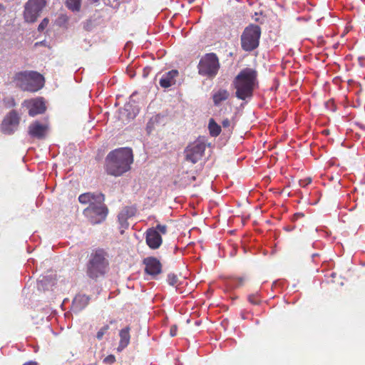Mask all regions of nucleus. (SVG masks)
<instances>
[{
  "mask_svg": "<svg viewBox=\"0 0 365 365\" xmlns=\"http://www.w3.org/2000/svg\"><path fill=\"white\" fill-rule=\"evenodd\" d=\"M23 365H38V364L36 361H30L24 364Z\"/></svg>",
  "mask_w": 365,
  "mask_h": 365,
  "instance_id": "34",
  "label": "nucleus"
},
{
  "mask_svg": "<svg viewBox=\"0 0 365 365\" xmlns=\"http://www.w3.org/2000/svg\"><path fill=\"white\" fill-rule=\"evenodd\" d=\"M179 72L176 69H173L163 74L160 79L159 84L163 88H168L176 83V78Z\"/></svg>",
  "mask_w": 365,
  "mask_h": 365,
  "instance_id": "15",
  "label": "nucleus"
},
{
  "mask_svg": "<svg viewBox=\"0 0 365 365\" xmlns=\"http://www.w3.org/2000/svg\"><path fill=\"white\" fill-rule=\"evenodd\" d=\"M89 301L90 297L84 294H78L73 300V308L76 311H81L88 304Z\"/></svg>",
  "mask_w": 365,
  "mask_h": 365,
  "instance_id": "17",
  "label": "nucleus"
},
{
  "mask_svg": "<svg viewBox=\"0 0 365 365\" xmlns=\"http://www.w3.org/2000/svg\"><path fill=\"white\" fill-rule=\"evenodd\" d=\"M167 281H168V283L170 286L175 287L177 292H181L178 287L180 284H179V279H178V277L177 275H175L174 274H169L168 275Z\"/></svg>",
  "mask_w": 365,
  "mask_h": 365,
  "instance_id": "21",
  "label": "nucleus"
},
{
  "mask_svg": "<svg viewBox=\"0 0 365 365\" xmlns=\"http://www.w3.org/2000/svg\"><path fill=\"white\" fill-rule=\"evenodd\" d=\"M220 68V63L217 56L215 53H209L204 55L197 65L198 73L207 78H214Z\"/></svg>",
  "mask_w": 365,
  "mask_h": 365,
  "instance_id": "5",
  "label": "nucleus"
},
{
  "mask_svg": "<svg viewBox=\"0 0 365 365\" xmlns=\"http://www.w3.org/2000/svg\"><path fill=\"white\" fill-rule=\"evenodd\" d=\"M109 325L108 324H106L104 325L103 327H101L100 329V330L97 332V334H96V338L98 339V340H101L104 336V334L108 331V330L109 329Z\"/></svg>",
  "mask_w": 365,
  "mask_h": 365,
  "instance_id": "25",
  "label": "nucleus"
},
{
  "mask_svg": "<svg viewBox=\"0 0 365 365\" xmlns=\"http://www.w3.org/2000/svg\"><path fill=\"white\" fill-rule=\"evenodd\" d=\"M304 216V215L303 213H301V212L295 213L292 217V220L295 221L300 217H303Z\"/></svg>",
  "mask_w": 365,
  "mask_h": 365,
  "instance_id": "33",
  "label": "nucleus"
},
{
  "mask_svg": "<svg viewBox=\"0 0 365 365\" xmlns=\"http://www.w3.org/2000/svg\"><path fill=\"white\" fill-rule=\"evenodd\" d=\"M312 182V179L310 178H305L304 180H300L299 183V185L302 187H306L309 184H310Z\"/></svg>",
  "mask_w": 365,
  "mask_h": 365,
  "instance_id": "28",
  "label": "nucleus"
},
{
  "mask_svg": "<svg viewBox=\"0 0 365 365\" xmlns=\"http://www.w3.org/2000/svg\"><path fill=\"white\" fill-rule=\"evenodd\" d=\"M108 212L107 207L103 203V201H100L96 204L89 205L84 209L83 213L91 224L96 225L106 220Z\"/></svg>",
  "mask_w": 365,
  "mask_h": 365,
  "instance_id": "7",
  "label": "nucleus"
},
{
  "mask_svg": "<svg viewBox=\"0 0 365 365\" xmlns=\"http://www.w3.org/2000/svg\"><path fill=\"white\" fill-rule=\"evenodd\" d=\"M222 125L223 128H230V120L228 118L223 120L222 122Z\"/></svg>",
  "mask_w": 365,
  "mask_h": 365,
  "instance_id": "31",
  "label": "nucleus"
},
{
  "mask_svg": "<svg viewBox=\"0 0 365 365\" xmlns=\"http://www.w3.org/2000/svg\"><path fill=\"white\" fill-rule=\"evenodd\" d=\"M66 6L72 11H79L81 8V0H66Z\"/></svg>",
  "mask_w": 365,
  "mask_h": 365,
  "instance_id": "22",
  "label": "nucleus"
},
{
  "mask_svg": "<svg viewBox=\"0 0 365 365\" xmlns=\"http://www.w3.org/2000/svg\"><path fill=\"white\" fill-rule=\"evenodd\" d=\"M232 86L235 89V96L242 101L250 99L258 87L257 72L255 69L245 68L234 78Z\"/></svg>",
  "mask_w": 365,
  "mask_h": 365,
  "instance_id": "2",
  "label": "nucleus"
},
{
  "mask_svg": "<svg viewBox=\"0 0 365 365\" xmlns=\"http://www.w3.org/2000/svg\"><path fill=\"white\" fill-rule=\"evenodd\" d=\"M120 212L128 213V215H130L132 212L134 214V210L129 207H125Z\"/></svg>",
  "mask_w": 365,
  "mask_h": 365,
  "instance_id": "32",
  "label": "nucleus"
},
{
  "mask_svg": "<svg viewBox=\"0 0 365 365\" xmlns=\"http://www.w3.org/2000/svg\"><path fill=\"white\" fill-rule=\"evenodd\" d=\"M49 20L48 18H44L38 26V31L39 32L43 31L48 26Z\"/></svg>",
  "mask_w": 365,
  "mask_h": 365,
  "instance_id": "26",
  "label": "nucleus"
},
{
  "mask_svg": "<svg viewBox=\"0 0 365 365\" xmlns=\"http://www.w3.org/2000/svg\"><path fill=\"white\" fill-rule=\"evenodd\" d=\"M143 264L145 265V273L155 279L162 272L163 265L160 260L155 257H148L143 259Z\"/></svg>",
  "mask_w": 365,
  "mask_h": 365,
  "instance_id": "12",
  "label": "nucleus"
},
{
  "mask_svg": "<svg viewBox=\"0 0 365 365\" xmlns=\"http://www.w3.org/2000/svg\"><path fill=\"white\" fill-rule=\"evenodd\" d=\"M167 232L168 227L165 225L158 224L155 227L148 229L145 232L147 245L152 250L158 249L163 243L161 235H165Z\"/></svg>",
  "mask_w": 365,
  "mask_h": 365,
  "instance_id": "8",
  "label": "nucleus"
},
{
  "mask_svg": "<svg viewBox=\"0 0 365 365\" xmlns=\"http://www.w3.org/2000/svg\"><path fill=\"white\" fill-rule=\"evenodd\" d=\"M48 130V125L41 123L39 121H35L29 125L28 133L32 138L43 139L47 134Z\"/></svg>",
  "mask_w": 365,
  "mask_h": 365,
  "instance_id": "14",
  "label": "nucleus"
},
{
  "mask_svg": "<svg viewBox=\"0 0 365 365\" xmlns=\"http://www.w3.org/2000/svg\"><path fill=\"white\" fill-rule=\"evenodd\" d=\"M178 327L176 325H173L170 327V334L171 336H175L177 334Z\"/></svg>",
  "mask_w": 365,
  "mask_h": 365,
  "instance_id": "30",
  "label": "nucleus"
},
{
  "mask_svg": "<svg viewBox=\"0 0 365 365\" xmlns=\"http://www.w3.org/2000/svg\"><path fill=\"white\" fill-rule=\"evenodd\" d=\"M261 29L258 25L250 24L247 26L240 38L241 47L245 51H252L259 46Z\"/></svg>",
  "mask_w": 365,
  "mask_h": 365,
  "instance_id": "6",
  "label": "nucleus"
},
{
  "mask_svg": "<svg viewBox=\"0 0 365 365\" xmlns=\"http://www.w3.org/2000/svg\"><path fill=\"white\" fill-rule=\"evenodd\" d=\"M92 3H97L100 0H89Z\"/></svg>",
  "mask_w": 365,
  "mask_h": 365,
  "instance_id": "36",
  "label": "nucleus"
},
{
  "mask_svg": "<svg viewBox=\"0 0 365 365\" xmlns=\"http://www.w3.org/2000/svg\"><path fill=\"white\" fill-rule=\"evenodd\" d=\"M115 361V357L113 355H109L104 359V362L113 364Z\"/></svg>",
  "mask_w": 365,
  "mask_h": 365,
  "instance_id": "29",
  "label": "nucleus"
},
{
  "mask_svg": "<svg viewBox=\"0 0 365 365\" xmlns=\"http://www.w3.org/2000/svg\"><path fill=\"white\" fill-rule=\"evenodd\" d=\"M12 82L24 91L36 92L43 87L45 79L37 71H23L14 75Z\"/></svg>",
  "mask_w": 365,
  "mask_h": 365,
  "instance_id": "4",
  "label": "nucleus"
},
{
  "mask_svg": "<svg viewBox=\"0 0 365 365\" xmlns=\"http://www.w3.org/2000/svg\"><path fill=\"white\" fill-rule=\"evenodd\" d=\"M46 5V0H29L24 6V18L26 22L34 23Z\"/></svg>",
  "mask_w": 365,
  "mask_h": 365,
  "instance_id": "9",
  "label": "nucleus"
},
{
  "mask_svg": "<svg viewBox=\"0 0 365 365\" xmlns=\"http://www.w3.org/2000/svg\"><path fill=\"white\" fill-rule=\"evenodd\" d=\"M248 301L254 305H258L261 302V299L257 293L250 294L247 297Z\"/></svg>",
  "mask_w": 365,
  "mask_h": 365,
  "instance_id": "24",
  "label": "nucleus"
},
{
  "mask_svg": "<svg viewBox=\"0 0 365 365\" xmlns=\"http://www.w3.org/2000/svg\"><path fill=\"white\" fill-rule=\"evenodd\" d=\"M130 328L129 327H126L120 331V341L118 347V351H122L129 344L130 339Z\"/></svg>",
  "mask_w": 365,
  "mask_h": 365,
  "instance_id": "18",
  "label": "nucleus"
},
{
  "mask_svg": "<svg viewBox=\"0 0 365 365\" xmlns=\"http://www.w3.org/2000/svg\"><path fill=\"white\" fill-rule=\"evenodd\" d=\"M294 228V226H287L284 227V229L288 232L292 231Z\"/></svg>",
  "mask_w": 365,
  "mask_h": 365,
  "instance_id": "35",
  "label": "nucleus"
},
{
  "mask_svg": "<svg viewBox=\"0 0 365 365\" xmlns=\"http://www.w3.org/2000/svg\"><path fill=\"white\" fill-rule=\"evenodd\" d=\"M133 216V213L132 212L130 215H128V213L120 212L118 215V221L121 224L122 227H128V223L127 222V219Z\"/></svg>",
  "mask_w": 365,
  "mask_h": 365,
  "instance_id": "23",
  "label": "nucleus"
},
{
  "mask_svg": "<svg viewBox=\"0 0 365 365\" xmlns=\"http://www.w3.org/2000/svg\"><path fill=\"white\" fill-rule=\"evenodd\" d=\"M205 148L206 145L205 142L197 139L189 145L185 150L186 160L191 162L192 163H196L202 158Z\"/></svg>",
  "mask_w": 365,
  "mask_h": 365,
  "instance_id": "10",
  "label": "nucleus"
},
{
  "mask_svg": "<svg viewBox=\"0 0 365 365\" xmlns=\"http://www.w3.org/2000/svg\"><path fill=\"white\" fill-rule=\"evenodd\" d=\"M108 252L102 249L93 250L86 264V274L93 279L97 280L104 277L109 270V261Z\"/></svg>",
  "mask_w": 365,
  "mask_h": 365,
  "instance_id": "3",
  "label": "nucleus"
},
{
  "mask_svg": "<svg viewBox=\"0 0 365 365\" xmlns=\"http://www.w3.org/2000/svg\"><path fill=\"white\" fill-rule=\"evenodd\" d=\"M24 103L29 109V115L32 117L43 113L46 108L42 98L31 99Z\"/></svg>",
  "mask_w": 365,
  "mask_h": 365,
  "instance_id": "13",
  "label": "nucleus"
},
{
  "mask_svg": "<svg viewBox=\"0 0 365 365\" xmlns=\"http://www.w3.org/2000/svg\"><path fill=\"white\" fill-rule=\"evenodd\" d=\"M133 163L130 148H120L110 151L106 158L105 169L108 175L119 177L128 172Z\"/></svg>",
  "mask_w": 365,
  "mask_h": 365,
  "instance_id": "1",
  "label": "nucleus"
},
{
  "mask_svg": "<svg viewBox=\"0 0 365 365\" xmlns=\"http://www.w3.org/2000/svg\"><path fill=\"white\" fill-rule=\"evenodd\" d=\"M247 278L245 277H239L235 279H234L235 281L237 282V284L235 285V287H240L244 284L245 282L246 281Z\"/></svg>",
  "mask_w": 365,
  "mask_h": 365,
  "instance_id": "27",
  "label": "nucleus"
},
{
  "mask_svg": "<svg viewBox=\"0 0 365 365\" xmlns=\"http://www.w3.org/2000/svg\"><path fill=\"white\" fill-rule=\"evenodd\" d=\"M208 128L210 134L212 137H217L220 134L221 127L212 118L209 121Z\"/></svg>",
  "mask_w": 365,
  "mask_h": 365,
  "instance_id": "20",
  "label": "nucleus"
},
{
  "mask_svg": "<svg viewBox=\"0 0 365 365\" xmlns=\"http://www.w3.org/2000/svg\"><path fill=\"white\" fill-rule=\"evenodd\" d=\"M230 97V93L227 90L220 88L215 91L212 94V100L214 105L217 106L222 102L227 100Z\"/></svg>",
  "mask_w": 365,
  "mask_h": 365,
  "instance_id": "19",
  "label": "nucleus"
},
{
  "mask_svg": "<svg viewBox=\"0 0 365 365\" xmlns=\"http://www.w3.org/2000/svg\"><path fill=\"white\" fill-rule=\"evenodd\" d=\"M0 9H4V7L0 4Z\"/></svg>",
  "mask_w": 365,
  "mask_h": 365,
  "instance_id": "37",
  "label": "nucleus"
},
{
  "mask_svg": "<svg viewBox=\"0 0 365 365\" xmlns=\"http://www.w3.org/2000/svg\"><path fill=\"white\" fill-rule=\"evenodd\" d=\"M78 201L83 205L96 204L98 202L103 201V195L102 194L96 195L92 192H85L79 195Z\"/></svg>",
  "mask_w": 365,
  "mask_h": 365,
  "instance_id": "16",
  "label": "nucleus"
},
{
  "mask_svg": "<svg viewBox=\"0 0 365 365\" xmlns=\"http://www.w3.org/2000/svg\"><path fill=\"white\" fill-rule=\"evenodd\" d=\"M20 122V117L18 113L13 110L10 111L4 118L1 124V130L6 135H11L17 129Z\"/></svg>",
  "mask_w": 365,
  "mask_h": 365,
  "instance_id": "11",
  "label": "nucleus"
}]
</instances>
